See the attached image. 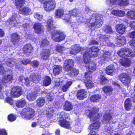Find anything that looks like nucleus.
<instances>
[{
    "instance_id": "obj_1",
    "label": "nucleus",
    "mask_w": 135,
    "mask_h": 135,
    "mask_svg": "<svg viewBox=\"0 0 135 135\" xmlns=\"http://www.w3.org/2000/svg\"><path fill=\"white\" fill-rule=\"evenodd\" d=\"M53 23V21L52 18L48 20L47 22V29L52 34V39L54 41L57 42L63 40L65 38V35L63 32L59 31H56Z\"/></svg>"
},
{
    "instance_id": "obj_2",
    "label": "nucleus",
    "mask_w": 135,
    "mask_h": 135,
    "mask_svg": "<svg viewBox=\"0 0 135 135\" xmlns=\"http://www.w3.org/2000/svg\"><path fill=\"white\" fill-rule=\"evenodd\" d=\"M60 119L59 120V124L61 127L69 129L70 128L69 122L67 120H70L69 115L68 114H65L64 112H61L59 115Z\"/></svg>"
},
{
    "instance_id": "obj_3",
    "label": "nucleus",
    "mask_w": 135,
    "mask_h": 135,
    "mask_svg": "<svg viewBox=\"0 0 135 135\" xmlns=\"http://www.w3.org/2000/svg\"><path fill=\"white\" fill-rule=\"evenodd\" d=\"M99 50L98 47H93L90 48L89 50L86 51L83 55L84 62L88 63L91 57L97 55Z\"/></svg>"
},
{
    "instance_id": "obj_4",
    "label": "nucleus",
    "mask_w": 135,
    "mask_h": 135,
    "mask_svg": "<svg viewBox=\"0 0 135 135\" xmlns=\"http://www.w3.org/2000/svg\"><path fill=\"white\" fill-rule=\"evenodd\" d=\"M21 115L23 118L26 119H30L33 117L35 115V112L31 108H25L21 111Z\"/></svg>"
},
{
    "instance_id": "obj_5",
    "label": "nucleus",
    "mask_w": 135,
    "mask_h": 135,
    "mask_svg": "<svg viewBox=\"0 0 135 135\" xmlns=\"http://www.w3.org/2000/svg\"><path fill=\"white\" fill-rule=\"evenodd\" d=\"M100 17H97L95 16V15L93 14L92 17L90 20H87L85 21L86 23L91 22V23L88 24V26H91L92 27L95 26L97 28L100 27L102 25L103 22L101 21H100L99 20L100 19Z\"/></svg>"
},
{
    "instance_id": "obj_6",
    "label": "nucleus",
    "mask_w": 135,
    "mask_h": 135,
    "mask_svg": "<svg viewBox=\"0 0 135 135\" xmlns=\"http://www.w3.org/2000/svg\"><path fill=\"white\" fill-rule=\"evenodd\" d=\"M98 111L99 109L96 107L93 108L90 111L88 117L91 122L97 120L99 117L100 115L98 113Z\"/></svg>"
},
{
    "instance_id": "obj_7",
    "label": "nucleus",
    "mask_w": 135,
    "mask_h": 135,
    "mask_svg": "<svg viewBox=\"0 0 135 135\" xmlns=\"http://www.w3.org/2000/svg\"><path fill=\"white\" fill-rule=\"evenodd\" d=\"M119 79L122 84L124 85H128L130 84L131 79L130 76L127 74H121L119 75Z\"/></svg>"
},
{
    "instance_id": "obj_8",
    "label": "nucleus",
    "mask_w": 135,
    "mask_h": 135,
    "mask_svg": "<svg viewBox=\"0 0 135 135\" xmlns=\"http://www.w3.org/2000/svg\"><path fill=\"white\" fill-rule=\"evenodd\" d=\"M21 88L19 86H15L12 88L11 90V95L14 97H19L22 94Z\"/></svg>"
},
{
    "instance_id": "obj_9",
    "label": "nucleus",
    "mask_w": 135,
    "mask_h": 135,
    "mask_svg": "<svg viewBox=\"0 0 135 135\" xmlns=\"http://www.w3.org/2000/svg\"><path fill=\"white\" fill-rule=\"evenodd\" d=\"M56 3L54 0H50L46 2L44 5V7L45 10L47 11H50L53 10L56 6Z\"/></svg>"
},
{
    "instance_id": "obj_10",
    "label": "nucleus",
    "mask_w": 135,
    "mask_h": 135,
    "mask_svg": "<svg viewBox=\"0 0 135 135\" xmlns=\"http://www.w3.org/2000/svg\"><path fill=\"white\" fill-rule=\"evenodd\" d=\"M30 62V60L26 59H23L20 61H16L15 65V68L18 69H22L23 68L22 64L26 65L28 64Z\"/></svg>"
},
{
    "instance_id": "obj_11",
    "label": "nucleus",
    "mask_w": 135,
    "mask_h": 135,
    "mask_svg": "<svg viewBox=\"0 0 135 135\" xmlns=\"http://www.w3.org/2000/svg\"><path fill=\"white\" fill-rule=\"evenodd\" d=\"M74 65V62L72 60H66L65 61L64 65V69L67 71H70L73 69Z\"/></svg>"
},
{
    "instance_id": "obj_12",
    "label": "nucleus",
    "mask_w": 135,
    "mask_h": 135,
    "mask_svg": "<svg viewBox=\"0 0 135 135\" xmlns=\"http://www.w3.org/2000/svg\"><path fill=\"white\" fill-rule=\"evenodd\" d=\"M89 74L88 73H85V79L84 80L85 81V84L88 89H90L94 86V83L90 80Z\"/></svg>"
},
{
    "instance_id": "obj_13",
    "label": "nucleus",
    "mask_w": 135,
    "mask_h": 135,
    "mask_svg": "<svg viewBox=\"0 0 135 135\" xmlns=\"http://www.w3.org/2000/svg\"><path fill=\"white\" fill-rule=\"evenodd\" d=\"M127 27L123 24H119L116 26L117 32L119 33L123 34H124L126 31Z\"/></svg>"
},
{
    "instance_id": "obj_14",
    "label": "nucleus",
    "mask_w": 135,
    "mask_h": 135,
    "mask_svg": "<svg viewBox=\"0 0 135 135\" xmlns=\"http://www.w3.org/2000/svg\"><path fill=\"white\" fill-rule=\"evenodd\" d=\"M87 91L85 89H81L79 90L76 94L77 98L79 99H82L87 96Z\"/></svg>"
},
{
    "instance_id": "obj_15",
    "label": "nucleus",
    "mask_w": 135,
    "mask_h": 135,
    "mask_svg": "<svg viewBox=\"0 0 135 135\" xmlns=\"http://www.w3.org/2000/svg\"><path fill=\"white\" fill-rule=\"evenodd\" d=\"M50 52L49 49H43L40 54L41 59L43 60L48 59L50 55Z\"/></svg>"
},
{
    "instance_id": "obj_16",
    "label": "nucleus",
    "mask_w": 135,
    "mask_h": 135,
    "mask_svg": "<svg viewBox=\"0 0 135 135\" xmlns=\"http://www.w3.org/2000/svg\"><path fill=\"white\" fill-rule=\"evenodd\" d=\"M113 4H115L122 6L127 5L129 3L128 0H110Z\"/></svg>"
},
{
    "instance_id": "obj_17",
    "label": "nucleus",
    "mask_w": 135,
    "mask_h": 135,
    "mask_svg": "<svg viewBox=\"0 0 135 135\" xmlns=\"http://www.w3.org/2000/svg\"><path fill=\"white\" fill-rule=\"evenodd\" d=\"M84 48V47H80L78 45H73L72 46L70 53L72 55H75L79 52L80 51L83 50Z\"/></svg>"
},
{
    "instance_id": "obj_18",
    "label": "nucleus",
    "mask_w": 135,
    "mask_h": 135,
    "mask_svg": "<svg viewBox=\"0 0 135 135\" xmlns=\"http://www.w3.org/2000/svg\"><path fill=\"white\" fill-rule=\"evenodd\" d=\"M85 63L86 64L88 65L87 66L88 67V71L90 72H92L95 70L96 68V65L94 63L90 61V60L88 63Z\"/></svg>"
},
{
    "instance_id": "obj_19",
    "label": "nucleus",
    "mask_w": 135,
    "mask_h": 135,
    "mask_svg": "<svg viewBox=\"0 0 135 135\" xmlns=\"http://www.w3.org/2000/svg\"><path fill=\"white\" fill-rule=\"evenodd\" d=\"M20 38L19 36L16 33L13 34L11 36V41L14 45L18 44Z\"/></svg>"
},
{
    "instance_id": "obj_20",
    "label": "nucleus",
    "mask_w": 135,
    "mask_h": 135,
    "mask_svg": "<svg viewBox=\"0 0 135 135\" xmlns=\"http://www.w3.org/2000/svg\"><path fill=\"white\" fill-rule=\"evenodd\" d=\"M40 76L38 74L32 73L30 76V79L33 83H37L40 79Z\"/></svg>"
},
{
    "instance_id": "obj_21",
    "label": "nucleus",
    "mask_w": 135,
    "mask_h": 135,
    "mask_svg": "<svg viewBox=\"0 0 135 135\" xmlns=\"http://www.w3.org/2000/svg\"><path fill=\"white\" fill-rule=\"evenodd\" d=\"M102 90L106 94L110 95L112 94L113 89L111 86H108L104 87Z\"/></svg>"
},
{
    "instance_id": "obj_22",
    "label": "nucleus",
    "mask_w": 135,
    "mask_h": 135,
    "mask_svg": "<svg viewBox=\"0 0 135 135\" xmlns=\"http://www.w3.org/2000/svg\"><path fill=\"white\" fill-rule=\"evenodd\" d=\"M34 29L35 32L38 33H40L43 31V27L41 23H37L34 25Z\"/></svg>"
},
{
    "instance_id": "obj_23",
    "label": "nucleus",
    "mask_w": 135,
    "mask_h": 135,
    "mask_svg": "<svg viewBox=\"0 0 135 135\" xmlns=\"http://www.w3.org/2000/svg\"><path fill=\"white\" fill-rule=\"evenodd\" d=\"M119 62L124 67H129L131 64L130 61L126 59V58L123 59H120Z\"/></svg>"
},
{
    "instance_id": "obj_24",
    "label": "nucleus",
    "mask_w": 135,
    "mask_h": 135,
    "mask_svg": "<svg viewBox=\"0 0 135 135\" xmlns=\"http://www.w3.org/2000/svg\"><path fill=\"white\" fill-rule=\"evenodd\" d=\"M115 71L114 66L113 65H110L108 66L106 70V72L107 74L112 75L114 73Z\"/></svg>"
},
{
    "instance_id": "obj_25",
    "label": "nucleus",
    "mask_w": 135,
    "mask_h": 135,
    "mask_svg": "<svg viewBox=\"0 0 135 135\" xmlns=\"http://www.w3.org/2000/svg\"><path fill=\"white\" fill-rule=\"evenodd\" d=\"M19 12L23 15H28L31 13V10L27 7H23L20 8Z\"/></svg>"
},
{
    "instance_id": "obj_26",
    "label": "nucleus",
    "mask_w": 135,
    "mask_h": 135,
    "mask_svg": "<svg viewBox=\"0 0 135 135\" xmlns=\"http://www.w3.org/2000/svg\"><path fill=\"white\" fill-rule=\"evenodd\" d=\"M73 108V106L71 103L67 101L65 102L63 107L64 110L70 111Z\"/></svg>"
},
{
    "instance_id": "obj_27",
    "label": "nucleus",
    "mask_w": 135,
    "mask_h": 135,
    "mask_svg": "<svg viewBox=\"0 0 135 135\" xmlns=\"http://www.w3.org/2000/svg\"><path fill=\"white\" fill-rule=\"evenodd\" d=\"M16 17V15H13L12 17L8 20V22H6V24L7 25L8 24V22L9 23V24L10 25H11L12 26H15L16 25V21L15 20V18Z\"/></svg>"
},
{
    "instance_id": "obj_28",
    "label": "nucleus",
    "mask_w": 135,
    "mask_h": 135,
    "mask_svg": "<svg viewBox=\"0 0 135 135\" xmlns=\"http://www.w3.org/2000/svg\"><path fill=\"white\" fill-rule=\"evenodd\" d=\"M26 104L25 100L22 99L17 101L16 103V106L19 108H22L24 107Z\"/></svg>"
},
{
    "instance_id": "obj_29",
    "label": "nucleus",
    "mask_w": 135,
    "mask_h": 135,
    "mask_svg": "<svg viewBox=\"0 0 135 135\" xmlns=\"http://www.w3.org/2000/svg\"><path fill=\"white\" fill-rule=\"evenodd\" d=\"M13 76L12 74H10L3 77L2 79V81L3 83H6L13 79Z\"/></svg>"
},
{
    "instance_id": "obj_30",
    "label": "nucleus",
    "mask_w": 135,
    "mask_h": 135,
    "mask_svg": "<svg viewBox=\"0 0 135 135\" xmlns=\"http://www.w3.org/2000/svg\"><path fill=\"white\" fill-rule=\"evenodd\" d=\"M102 98V96L99 94H95L90 97V100L92 102H97Z\"/></svg>"
},
{
    "instance_id": "obj_31",
    "label": "nucleus",
    "mask_w": 135,
    "mask_h": 135,
    "mask_svg": "<svg viewBox=\"0 0 135 135\" xmlns=\"http://www.w3.org/2000/svg\"><path fill=\"white\" fill-rule=\"evenodd\" d=\"M112 114L110 113H107L104 116L103 119L102 120L103 122L104 123H108L112 118Z\"/></svg>"
},
{
    "instance_id": "obj_32",
    "label": "nucleus",
    "mask_w": 135,
    "mask_h": 135,
    "mask_svg": "<svg viewBox=\"0 0 135 135\" xmlns=\"http://www.w3.org/2000/svg\"><path fill=\"white\" fill-rule=\"evenodd\" d=\"M32 49V47L31 45L28 44L25 45L23 48V50L24 53L28 54L31 53Z\"/></svg>"
},
{
    "instance_id": "obj_33",
    "label": "nucleus",
    "mask_w": 135,
    "mask_h": 135,
    "mask_svg": "<svg viewBox=\"0 0 135 135\" xmlns=\"http://www.w3.org/2000/svg\"><path fill=\"white\" fill-rule=\"evenodd\" d=\"M36 106L38 107L42 106L44 104L45 100L43 98H39L36 100Z\"/></svg>"
},
{
    "instance_id": "obj_34",
    "label": "nucleus",
    "mask_w": 135,
    "mask_h": 135,
    "mask_svg": "<svg viewBox=\"0 0 135 135\" xmlns=\"http://www.w3.org/2000/svg\"><path fill=\"white\" fill-rule=\"evenodd\" d=\"M37 97V93L35 92H31L28 94L27 95V99L30 101L34 100Z\"/></svg>"
},
{
    "instance_id": "obj_35",
    "label": "nucleus",
    "mask_w": 135,
    "mask_h": 135,
    "mask_svg": "<svg viewBox=\"0 0 135 135\" xmlns=\"http://www.w3.org/2000/svg\"><path fill=\"white\" fill-rule=\"evenodd\" d=\"M100 123L99 122H96L90 124L89 128L90 129H92V130L98 129L100 126Z\"/></svg>"
},
{
    "instance_id": "obj_36",
    "label": "nucleus",
    "mask_w": 135,
    "mask_h": 135,
    "mask_svg": "<svg viewBox=\"0 0 135 135\" xmlns=\"http://www.w3.org/2000/svg\"><path fill=\"white\" fill-rule=\"evenodd\" d=\"M62 67L59 65H55L54 66L53 73L55 75L59 74L61 72Z\"/></svg>"
},
{
    "instance_id": "obj_37",
    "label": "nucleus",
    "mask_w": 135,
    "mask_h": 135,
    "mask_svg": "<svg viewBox=\"0 0 135 135\" xmlns=\"http://www.w3.org/2000/svg\"><path fill=\"white\" fill-rule=\"evenodd\" d=\"M125 54L126 58L128 57H132L135 56V54L132 51L131 49L128 48L126 49Z\"/></svg>"
},
{
    "instance_id": "obj_38",
    "label": "nucleus",
    "mask_w": 135,
    "mask_h": 135,
    "mask_svg": "<svg viewBox=\"0 0 135 135\" xmlns=\"http://www.w3.org/2000/svg\"><path fill=\"white\" fill-rule=\"evenodd\" d=\"M64 11L62 9H59L56 11L55 16L57 18H60L62 17L64 14Z\"/></svg>"
},
{
    "instance_id": "obj_39",
    "label": "nucleus",
    "mask_w": 135,
    "mask_h": 135,
    "mask_svg": "<svg viewBox=\"0 0 135 135\" xmlns=\"http://www.w3.org/2000/svg\"><path fill=\"white\" fill-rule=\"evenodd\" d=\"M25 0H15V5L17 8H20L23 5Z\"/></svg>"
},
{
    "instance_id": "obj_40",
    "label": "nucleus",
    "mask_w": 135,
    "mask_h": 135,
    "mask_svg": "<svg viewBox=\"0 0 135 135\" xmlns=\"http://www.w3.org/2000/svg\"><path fill=\"white\" fill-rule=\"evenodd\" d=\"M125 107L127 110H129L132 105L131 102L129 98L127 99L125 102Z\"/></svg>"
},
{
    "instance_id": "obj_41",
    "label": "nucleus",
    "mask_w": 135,
    "mask_h": 135,
    "mask_svg": "<svg viewBox=\"0 0 135 135\" xmlns=\"http://www.w3.org/2000/svg\"><path fill=\"white\" fill-rule=\"evenodd\" d=\"M5 60L6 65L8 66L12 67L13 66L14 63H16L15 61H13L12 59L9 58H6Z\"/></svg>"
},
{
    "instance_id": "obj_42",
    "label": "nucleus",
    "mask_w": 135,
    "mask_h": 135,
    "mask_svg": "<svg viewBox=\"0 0 135 135\" xmlns=\"http://www.w3.org/2000/svg\"><path fill=\"white\" fill-rule=\"evenodd\" d=\"M126 48H122L119 50L117 54L120 57L123 58H126Z\"/></svg>"
},
{
    "instance_id": "obj_43",
    "label": "nucleus",
    "mask_w": 135,
    "mask_h": 135,
    "mask_svg": "<svg viewBox=\"0 0 135 135\" xmlns=\"http://www.w3.org/2000/svg\"><path fill=\"white\" fill-rule=\"evenodd\" d=\"M51 79L50 78L49 76H46L43 81V84L46 86H48L50 85L51 82Z\"/></svg>"
},
{
    "instance_id": "obj_44",
    "label": "nucleus",
    "mask_w": 135,
    "mask_h": 135,
    "mask_svg": "<svg viewBox=\"0 0 135 135\" xmlns=\"http://www.w3.org/2000/svg\"><path fill=\"white\" fill-rule=\"evenodd\" d=\"M127 15L128 18L132 19H135V11H129L127 12Z\"/></svg>"
},
{
    "instance_id": "obj_45",
    "label": "nucleus",
    "mask_w": 135,
    "mask_h": 135,
    "mask_svg": "<svg viewBox=\"0 0 135 135\" xmlns=\"http://www.w3.org/2000/svg\"><path fill=\"white\" fill-rule=\"evenodd\" d=\"M49 44V42L46 39H42L40 44V46L41 47L47 46Z\"/></svg>"
},
{
    "instance_id": "obj_46",
    "label": "nucleus",
    "mask_w": 135,
    "mask_h": 135,
    "mask_svg": "<svg viewBox=\"0 0 135 135\" xmlns=\"http://www.w3.org/2000/svg\"><path fill=\"white\" fill-rule=\"evenodd\" d=\"M103 30L104 32L107 33H110L112 32L111 28L108 26H104L103 27Z\"/></svg>"
},
{
    "instance_id": "obj_47",
    "label": "nucleus",
    "mask_w": 135,
    "mask_h": 135,
    "mask_svg": "<svg viewBox=\"0 0 135 135\" xmlns=\"http://www.w3.org/2000/svg\"><path fill=\"white\" fill-rule=\"evenodd\" d=\"M72 81L67 82L66 84L62 86V90L64 91H67L68 89L70 87L72 84Z\"/></svg>"
},
{
    "instance_id": "obj_48",
    "label": "nucleus",
    "mask_w": 135,
    "mask_h": 135,
    "mask_svg": "<svg viewBox=\"0 0 135 135\" xmlns=\"http://www.w3.org/2000/svg\"><path fill=\"white\" fill-rule=\"evenodd\" d=\"M110 53L108 51L105 52L103 54L102 59L104 60H107L109 59L110 56Z\"/></svg>"
},
{
    "instance_id": "obj_49",
    "label": "nucleus",
    "mask_w": 135,
    "mask_h": 135,
    "mask_svg": "<svg viewBox=\"0 0 135 135\" xmlns=\"http://www.w3.org/2000/svg\"><path fill=\"white\" fill-rule=\"evenodd\" d=\"M118 42H119L122 45H124L126 42L125 38L122 36H120L118 38Z\"/></svg>"
},
{
    "instance_id": "obj_50",
    "label": "nucleus",
    "mask_w": 135,
    "mask_h": 135,
    "mask_svg": "<svg viewBox=\"0 0 135 135\" xmlns=\"http://www.w3.org/2000/svg\"><path fill=\"white\" fill-rule=\"evenodd\" d=\"M71 15L74 17H76L79 14V13L76 9H74L70 13Z\"/></svg>"
},
{
    "instance_id": "obj_51",
    "label": "nucleus",
    "mask_w": 135,
    "mask_h": 135,
    "mask_svg": "<svg viewBox=\"0 0 135 135\" xmlns=\"http://www.w3.org/2000/svg\"><path fill=\"white\" fill-rule=\"evenodd\" d=\"M16 118V116L13 114H11L8 116V119L9 121L12 122L15 120Z\"/></svg>"
},
{
    "instance_id": "obj_52",
    "label": "nucleus",
    "mask_w": 135,
    "mask_h": 135,
    "mask_svg": "<svg viewBox=\"0 0 135 135\" xmlns=\"http://www.w3.org/2000/svg\"><path fill=\"white\" fill-rule=\"evenodd\" d=\"M100 80L101 83L102 84H105L107 82V79L103 75L100 76Z\"/></svg>"
},
{
    "instance_id": "obj_53",
    "label": "nucleus",
    "mask_w": 135,
    "mask_h": 135,
    "mask_svg": "<svg viewBox=\"0 0 135 135\" xmlns=\"http://www.w3.org/2000/svg\"><path fill=\"white\" fill-rule=\"evenodd\" d=\"M54 95V94L52 92L48 93L47 96L48 100L50 101H52Z\"/></svg>"
},
{
    "instance_id": "obj_54",
    "label": "nucleus",
    "mask_w": 135,
    "mask_h": 135,
    "mask_svg": "<svg viewBox=\"0 0 135 135\" xmlns=\"http://www.w3.org/2000/svg\"><path fill=\"white\" fill-rule=\"evenodd\" d=\"M31 64L33 67L37 68L38 66L39 63L38 61L35 60L31 62Z\"/></svg>"
},
{
    "instance_id": "obj_55",
    "label": "nucleus",
    "mask_w": 135,
    "mask_h": 135,
    "mask_svg": "<svg viewBox=\"0 0 135 135\" xmlns=\"http://www.w3.org/2000/svg\"><path fill=\"white\" fill-rule=\"evenodd\" d=\"M46 114L48 117H50L52 116V113L53 112V110L52 108H48L47 110Z\"/></svg>"
},
{
    "instance_id": "obj_56",
    "label": "nucleus",
    "mask_w": 135,
    "mask_h": 135,
    "mask_svg": "<svg viewBox=\"0 0 135 135\" xmlns=\"http://www.w3.org/2000/svg\"><path fill=\"white\" fill-rule=\"evenodd\" d=\"M65 49L64 47L60 46L58 45L56 47V50L58 52L61 53Z\"/></svg>"
},
{
    "instance_id": "obj_57",
    "label": "nucleus",
    "mask_w": 135,
    "mask_h": 135,
    "mask_svg": "<svg viewBox=\"0 0 135 135\" xmlns=\"http://www.w3.org/2000/svg\"><path fill=\"white\" fill-rule=\"evenodd\" d=\"M81 127L77 125L75 126L74 128V130L75 132L79 133L81 132Z\"/></svg>"
},
{
    "instance_id": "obj_58",
    "label": "nucleus",
    "mask_w": 135,
    "mask_h": 135,
    "mask_svg": "<svg viewBox=\"0 0 135 135\" xmlns=\"http://www.w3.org/2000/svg\"><path fill=\"white\" fill-rule=\"evenodd\" d=\"M5 72V70L2 64V62L0 61V73L4 74Z\"/></svg>"
},
{
    "instance_id": "obj_59",
    "label": "nucleus",
    "mask_w": 135,
    "mask_h": 135,
    "mask_svg": "<svg viewBox=\"0 0 135 135\" xmlns=\"http://www.w3.org/2000/svg\"><path fill=\"white\" fill-rule=\"evenodd\" d=\"M98 38L100 40V41H102L103 42H105V41L108 40L107 38L105 36H101Z\"/></svg>"
},
{
    "instance_id": "obj_60",
    "label": "nucleus",
    "mask_w": 135,
    "mask_h": 135,
    "mask_svg": "<svg viewBox=\"0 0 135 135\" xmlns=\"http://www.w3.org/2000/svg\"><path fill=\"white\" fill-rule=\"evenodd\" d=\"M34 17L36 18H37L38 20L41 21L42 19V15H40L38 14H36L34 15Z\"/></svg>"
},
{
    "instance_id": "obj_61",
    "label": "nucleus",
    "mask_w": 135,
    "mask_h": 135,
    "mask_svg": "<svg viewBox=\"0 0 135 135\" xmlns=\"http://www.w3.org/2000/svg\"><path fill=\"white\" fill-rule=\"evenodd\" d=\"M71 15L70 13L69 14H66L65 15V18L64 19L67 22L69 21L70 20V17Z\"/></svg>"
},
{
    "instance_id": "obj_62",
    "label": "nucleus",
    "mask_w": 135,
    "mask_h": 135,
    "mask_svg": "<svg viewBox=\"0 0 135 135\" xmlns=\"http://www.w3.org/2000/svg\"><path fill=\"white\" fill-rule=\"evenodd\" d=\"M71 72V74L74 75H77L79 73L78 70L75 69H73Z\"/></svg>"
},
{
    "instance_id": "obj_63",
    "label": "nucleus",
    "mask_w": 135,
    "mask_h": 135,
    "mask_svg": "<svg viewBox=\"0 0 135 135\" xmlns=\"http://www.w3.org/2000/svg\"><path fill=\"white\" fill-rule=\"evenodd\" d=\"M124 11L121 10H118L117 16L120 17H122L125 14Z\"/></svg>"
},
{
    "instance_id": "obj_64",
    "label": "nucleus",
    "mask_w": 135,
    "mask_h": 135,
    "mask_svg": "<svg viewBox=\"0 0 135 135\" xmlns=\"http://www.w3.org/2000/svg\"><path fill=\"white\" fill-rule=\"evenodd\" d=\"M0 135H7L6 131L4 129H0Z\"/></svg>"
}]
</instances>
